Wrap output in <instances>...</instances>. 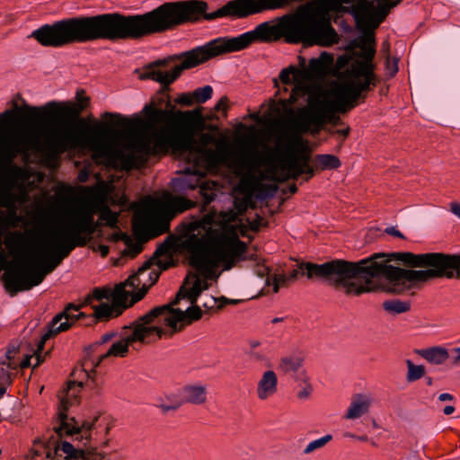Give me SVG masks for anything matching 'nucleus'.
<instances>
[{
  "mask_svg": "<svg viewBox=\"0 0 460 460\" xmlns=\"http://www.w3.org/2000/svg\"><path fill=\"white\" fill-rule=\"evenodd\" d=\"M144 111L147 117L145 127L150 133L125 143L107 134L108 124L90 125L84 119L76 122L82 132L74 130L68 124H53L37 128L27 142L30 147L52 160L67 151L87 148L96 164L123 171L140 167L149 155L172 151L192 165L187 169L183 187L191 190L199 187L205 205L209 204L216 197L212 187L217 184L204 181L205 171L208 166L217 164L221 158L217 151L208 147L214 141L210 134L201 135V144L195 138L205 125L200 111H176L170 100L165 102V109L146 105Z\"/></svg>",
  "mask_w": 460,
  "mask_h": 460,
  "instance_id": "obj_1",
  "label": "nucleus"
},
{
  "mask_svg": "<svg viewBox=\"0 0 460 460\" xmlns=\"http://www.w3.org/2000/svg\"><path fill=\"white\" fill-rule=\"evenodd\" d=\"M187 245L194 253L193 263L202 275L188 277L180 288L175 300L168 305L154 307L147 314L151 323L157 327V337H172L186 325L202 316L199 296L208 289V279L217 278L216 270L219 265L228 270L243 259L247 250L234 228L212 226V217L205 216L186 226Z\"/></svg>",
  "mask_w": 460,
  "mask_h": 460,
  "instance_id": "obj_2",
  "label": "nucleus"
},
{
  "mask_svg": "<svg viewBox=\"0 0 460 460\" xmlns=\"http://www.w3.org/2000/svg\"><path fill=\"white\" fill-rule=\"evenodd\" d=\"M284 37L287 42L331 46L338 41V34L331 22L316 9L305 5L293 14L285 15L278 22H263L253 31L237 37H220L203 46L157 60L145 67L143 79H152L163 85L173 83L185 69L230 52L242 50L256 40L273 41Z\"/></svg>",
  "mask_w": 460,
  "mask_h": 460,
  "instance_id": "obj_3",
  "label": "nucleus"
},
{
  "mask_svg": "<svg viewBox=\"0 0 460 460\" xmlns=\"http://www.w3.org/2000/svg\"><path fill=\"white\" fill-rule=\"evenodd\" d=\"M380 276L388 280L386 291L396 294L431 279H460V253H375L358 262L332 260L323 263V280L349 296L373 291L371 279Z\"/></svg>",
  "mask_w": 460,
  "mask_h": 460,
  "instance_id": "obj_4",
  "label": "nucleus"
},
{
  "mask_svg": "<svg viewBox=\"0 0 460 460\" xmlns=\"http://www.w3.org/2000/svg\"><path fill=\"white\" fill-rule=\"evenodd\" d=\"M85 190L94 192L92 201L73 208L65 223L44 238L33 256L18 257L10 265L4 274L7 288L14 292L30 290L40 285L75 248L87 245L100 227L94 220L96 213L103 225L117 226L119 214L108 205L105 184Z\"/></svg>",
  "mask_w": 460,
  "mask_h": 460,
  "instance_id": "obj_5",
  "label": "nucleus"
},
{
  "mask_svg": "<svg viewBox=\"0 0 460 460\" xmlns=\"http://www.w3.org/2000/svg\"><path fill=\"white\" fill-rule=\"evenodd\" d=\"M70 387L59 400L58 418L49 436L34 441V460H111L109 455L97 450L100 417L79 423L66 414L72 405Z\"/></svg>",
  "mask_w": 460,
  "mask_h": 460,
  "instance_id": "obj_6",
  "label": "nucleus"
},
{
  "mask_svg": "<svg viewBox=\"0 0 460 460\" xmlns=\"http://www.w3.org/2000/svg\"><path fill=\"white\" fill-rule=\"evenodd\" d=\"M362 93L351 84L341 81L334 91L333 100L321 99L311 94L307 98L308 106L299 110L296 128L302 133L317 134L326 123L341 124L338 113H346L353 109L358 100L364 98Z\"/></svg>",
  "mask_w": 460,
  "mask_h": 460,
  "instance_id": "obj_7",
  "label": "nucleus"
},
{
  "mask_svg": "<svg viewBox=\"0 0 460 460\" xmlns=\"http://www.w3.org/2000/svg\"><path fill=\"white\" fill-rule=\"evenodd\" d=\"M156 339H158L157 327L151 323L147 313L138 317L129 325L124 326L119 332V339L113 342L106 352L101 354L96 362L84 361L81 367L75 368L72 375L77 380L68 383L66 389L59 394V400H61V397L66 396L68 389L72 387L71 393L75 394V396H71L69 402L73 405L77 401L78 394L84 385L83 380L92 378V373L93 372L92 367H96L111 357L124 358L128 351V347H134L137 343H151Z\"/></svg>",
  "mask_w": 460,
  "mask_h": 460,
  "instance_id": "obj_8",
  "label": "nucleus"
},
{
  "mask_svg": "<svg viewBox=\"0 0 460 460\" xmlns=\"http://www.w3.org/2000/svg\"><path fill=\"white\" fill-rule=\"evenodd\" d=\"M78 104L70 102H49L43 107H32L24 105L19 108L15 105V110H6L0 113V132H4L9 128L15 119V115H20L27 121H40L45 119H58L60 118H77L84 107L87 105L89 99L82 96L77 93Z\"/></svg>",
  "mask_w": 460,
  "mask_h": 460,
  "instance_id": "obj_9",
  "label": "nucleus"
},
{
  "mask_svg": "<svg viewBox=\"0 0 460 460\" xmlns=\"http://www.w3.org/2000/svg\"><path fill=\"white\" fill-rule=\"evenodd\" d=\"M150 265L151 262L146 261L137 273L129 276L125 282L117 285L112 291V305L102 304L96 307V316L100 319L117 317L127 308L129 296L132 297L131 304L142 299L146 293V288L143 284L141 277H145L146 274L148 277L151 276L152 272H148Z\"/></svg>",
  "mask_w": 460,
  "mask_h": 460,
  "instance_id": "obj_10",
  "label": "nucleus"
},
{
  "mask_svg": "<svg viewBox=\"0 0 460 460\" xmlns=\"http://www.w3.org/2000/svg\"><path fill=\"white\" fill-rule=\"evenodd\" d=\"M285 151L279 164L284 173L280 176H275L274 179L276 181L296 180L304 173L308 174V177L305 178L307 181L314 175V168L309 164L310 154L308 145L301 136L294 135L288 137L285 145Z\"/></svg>",
  "mask_w": 460,
  "mask_h": 460,
  "instance_id": "obj_11",
  "label": "nucleus"
},
{
  "mask_svg": "<svg viewBox=\"0 0 460 460\" xmlns=\"http://www.w3.org/2000/svg\"><path fill=\"white\" fill-rule=\"evenodd\" d=\"M376 50L368 44L363 47V59L354 62L344 73L342 82L351 84L361 93L367 92L376 85L373 58Z\"/></svg>",
  "mask_w": 460,
  "mask_h": 460,
  "instance_id": "obj_12",
  "label": "nucleus"
},
{
  "mask_svg": "<svg viewBox=\"0 0 460 460\" xmlns=\"http://www.w3.org/2000/svg\"><path fill=\"white\" fill-rule=\"evenodd\" d=\"M279 79L285 85V92H288V86H292L289 97L279 101L283 108L288 109L297 103L300 99L308 98L311 95V86L301 79L299 68L294 66L284 68L279 74Z\"/></svg>",
  "mask_w": 460,
  "mask_h": 460,
  "instance_id": "obj_13",
  "label": "nucleus"
},
{
  "mask_svg": "<svg viewBox=\"0 0 460 460\" xmlns=\"http://www.w3.org/2000/svg\"><path fill=\"white\" fill-rule=\"evenodd\" d=\"M83 305H84L83 304L82 306ZM80 307L81 305L75 306L70 304L62 313L57 314L49 324L47 332L42 335L40 341V347H42L48 340L51 339L55 335L68 330L77 320L84 317V313H80L78 314H75V312H77Z\"/></svg>",
  "mask_w": 460,
  "mask_h": 460,
  "instance_id": "obj_14",
  "label": "nucleus"
},
{
  "mask_svg": "<svg viewBox=\"0 0 460 460\" xmlns=\"http://www.w3.org/2000/svg\"><path fill=\"white\" fill-rule=\"evenodd\" d=\"M300 59V77L303 82L323 77L328 68L333 62V58L331 55L323 52L317 58H312L309 61L308 66H305V59L299 57Z\"/></svg>",
  "mask_w": 460,
  "mask_h": 460,
  "instance_id": "obj_15",
  "label": "nucleus"
},
{
  "mask_svg": "<svg viewBox=\"0 0 460 460\" xmlns=\"http://www.w3.org/2000/svg\"><path fill=\"white\" fill-rule=\"evenodd\" d=\"M26 194H22L21 199H18L9 188H0V206L13 209L10 214L4 220L8 226H15L19 221V217L15 212V203L18 199L25 201ZM7 227L3 228L0 226V250L3 246V234L4 230Z\"/></svg>",
  "mask_w": 460,
  "mask_h": 460,
  "instance_id": "obj_16",
  "label": "nucleus"
},
{
  "mask_svg": "<svg viewBox=\"0 0 460 460\" xmlns=\"http://www.w3.org/2000/svg\"><path fill=\"white\" fill-rule=\"evenodd\" d=\"M278 391V376L272 370L265 371L259 379L256 394L261 401L272 397Z\"/></svg>",
  "mask_w": 460,
  "mask_h": 460,
  "instance_id": "obj_17",
  "label": "nucleus"
},
{
  "mask_svg": "<svg viewBox=\"0 0 460 460\" xmlns=\"http://www.w3.org/2000/svg\"><path fill=\"white\" fill-rule=\"evenodd\" d=\"M372 398L364 394H356L351 397L344 418L347 420H356L367 414L372 404Z\"/></svg>",
  "mask_w": 460,
  "mask_h": 460,
  "instance_id": "obj_18",
  "label": "nucleus"
},
{
  "mask_svg": "<svg viewBox=\"0 0 460 460\" xmlns=\"http://www.w3.org/2000/svg\"><path fill=\"white\" fill-rule=\"evenodd\" d=\"M181 404H203L207 401V387L202 385H188L181 390Z\"/></svg>",
  "mask_w": 460,
  "mask_h": 460,
  "instance_id": "obj_19",
  "label": "nucleus"
},
{
  "mask_svg": "<svg viewBox=\"0 0 460 460\" xmlns=\"http://www.w3.org/2000/svg\"><path fill=\"white\" fill-rule=\"evenodd\" d=\"M102 304L112 305V292L111 290L105 288H95L92 294L88 295L84 298V305H92L94 310ZM93 315L97 320H101L96 316L95 312L93 313ZM111 317L103 318L102 320H108Z\"/></svg>",
  "mask_w": 460,
  "mask_h": 460,
  "instance_id": "obj_20",
  "label": "nucleus"
},
{
  "mask_svg": "<svg viewBox=\"0 0 460 460\" xmlns=\"http://www.w3.org/2000/svg\"><path fill=\"white\" fill-rule=\"evenodd\" d=\"M416 353L430 364L442 365L449 358L448 350L441 346L417 349Z\"/></svg>",
  "mask_w": 460,
  "mask_h": 460,
  "instance_id": "obj_21",
  "label": "nucleus"
},
{
  "mask_svg": "<svg viewBox=\"0 0 460 460\" xmlns=\"http://www.w3.org/2000/svg\"><path fill=\"white\" fill-rule=\"evenodd\" d=\"M21 151V143L17 139H4L0 145V160L9 164Z\"/></svg>",
  "mask_w": 460,
  "mask_h": 460,
  "instance_id": "obj_22",
  "label": "nucleus"
},
{
  "mask_svg": "<svg viewBox=\"0 0 460 460\" xmlns=\"http://www.w3.org/2000/svg\"><path fill=\"white\" fill-rule=\"evenodd\" d=\"M303 363L304 358L300 355L287 356L280 359L279 368L286 374H296V378L297 379V376L303 371L300 370Z\"/></svg>",
  "mask_w": 460,
  "mask_h": 460,
  "instance_id": "obj_23",
  "label": "nucleus"
},
{
  "mask_svg": "<svg viewBox=\"0 0 460 460\" xmlns=\"http://www.w3.org/2000/svg\"><path fill=\"white\" fill-rule=\"evenodd\" d=\"M375 3H376V6H375L374 11H372L369 14H360L361 16L365 18H376L377 23L376 25L381 22L385 17L388 14L391 8L395 6L400 0L394 2L392 0H372Z\"/></svg>",
  "mask_w": 460,
  "mask_h": 460,
  "instance_id": "obj_24",
  "label": "nucleus"
},
{
  "mask_svg": "<svg viewBox=\"0 0 460 460\" xmlns=\"http://www.w3.org/2000/svg\"><path fill=\"white\" fill-rule=\"evenodd\" d=\"M313 164L315 169L331 170L339 168L341 162L333 155H316L313 160Z\"/></svg>",
  "mask_w": 460,
  "mask_h": 460,
  "instance_id": "obj_25",
  "label": "nucleus"
},
{
  "mask_svg": "<svg viewBox=\"0 0 460 460\" xmlns=\"http://www.w3.org/2000/svg\"><path fill=\"white\" fill-rule=\"evenodd\" d=\"M261 342L259 341H250L248 348L245 349V355L248 359L254 363H267L268 358L266 354L259 349Z\"/></svg>",
  "mask_w": 460,
  "mask_h": 460,
  "instance_id": "obj_26",
  "label": "nucleus"
},
{
  "mask_svg": "<svg viewBox=\"0 0 460 460\" xmlns=\"http://www.w3.org/2000/svg\"><path fill=\"white\" fill-rule=\"evenodd\" d=\"M16 369V365L9 362L5 367L0 368V398L5 394L6 386L13 381V370Z\"/></svg>",
  "mask_w": 460,
  "mask_h": 460,
  "instance_id": "obj_27",
  "label": "nucleus"
},
{
  "mask_svg": "<svg viewBox=\"0 0 460 460\" xmlns=\"http://www.w3.org/2000/svg\"><path fill=\"white\" fill-rule=\"evenodd\" d=\"M383 308L388 313L398 314L408 312L411 308V304L408 301L391 299L383 303Z\"/></svg>",
  "mask_w": 460,
  "mask_h": 460,
  "instance_id": "obj_28",
  "label": "nucleus"
},
{
  "mask_svg": "<svg viewBox=\"0 0 460 460\" xmlns=\"http://www.w3.org/2000/svg\"><path fill=\"white\" fill-rule=\"evenodd\" d=\"M24 242V236L18 231L10 232L5 239L6 247L15 255H19L22 245Z\"/></svg>",
  "mask_w": 460,
  "mask_h": 460,
  "instance_id": "obj_29",
  "label": "nucleus"
},
{
  "mask_svg": "<svg viewBox=\"0 0 460 460\" xmlns=\"http://www.w3.org/2000/svg\"><path fill=\"white\" fill-rule=\"evenodd\" d=\"M43 349L44 345L42 347H40V343L38 344L37 350L34 352L33 355L27 358L21 363V367L22 368L32 367L33 368L40 366L41 362L44 361L45 356L47 353L43 355Z\"/></svg>",
  "mask_w": 460,
  "mask_h": 460,
  "instance_id": "obj_30",
  "label": "nucleus"
},
{
  "mask_svg": "<svg viewBox=\"0 0 460 460\" xmlns=\"http://www.w3.org/2000/svg\"><path fill=\"white\" fill-rule=\"evenodd\" d=\"M103 119H111L112 122L115 123V125L119 127H126V128H133L136 127L137 124L141 123L139 119H137L136 121L132 122L128 119L123 117L122 115L119 113H111V112H105L102 115Z\"/></svg>",
  "mask_w": 460,
  "mask_h": 460,
  "instance_id": "obj_31",
  "label": "nucleus"
},
{
  "mask_svg": "<svg viewBox=\"0 0 460 460\" xmlns=\"http://www.w3.org/2000/svg\"><path fill=\"white\" fill-rule=\"evenodd\" d=\"M168 206L176 214L191 208L192 202L182 197H175L169 200Z\"/></svg>",
  "mask_w": 460,
  "mask_h": 460,
  "instance_id": "obj_32",
  "label": "nucleus"
},
{
  "mask_svg": "<svg viewBox=\"0 0 460 460\" xmlns=\"http://www.w3.org/2000/svg\"><path fill=\"white\" fill-rule=\"evenodd\" d=\"M332 439V436L327 434L318 439L311 441L304 449L303 453L305 455L312 454L313 452L324 447Z\"/></svg>",
  "mask_w": 460,
  "mask_h": 460,
  "instance_id": "obj_33",
  "label": "nucleus"
},
{
  "mask_svg": "<svg viewBox=\"0 0 460 460\" xmlns=\"http://www.w3.org/2000/svg\"><path fill=\"white\" fill-rule=\"evenodd\" d=\"M408 367L407 380L413 382L425 375V367L421 365H414L411 360L406 361Z\"/></svg>",
  "mask_w": 460,
  "mask_h": 460,
  "instance_id": "obj_34",
  "label": "nucleus"
},
{
  "mask_svg": "<svg viewBox=\"0 0 460 460\" xmlns=\"http://www.w3.org/2000/svg\"><path fill=\"white\" fill-rule=\"evenodd\" d=\"M213 88L210 85H205L196 89L193 94L194 102L198 103H204L212 97Z\"/></svg>",
  "mask_w": 460,
  "mask_h": 460,
  "instance_id": "obj_35",
  "label": "nucleus"
},
{
  "mask_svg": "<svg viewBox=\"0 0 460 460\" xmlns=\"http://www.w3.org/2000/svg\"><path fill=\"white\" fill-rule=\"evenodd\" d=\"M307 376H306V374H305V371L303 370L299 376H297V380H300V381H303L305 383V386H303L298 392H297V398L299 400H302V401H305V400H307L312 392H313V387L312 385L307 382Z\"/></svg>",
  "mask_w": 460,
  "mask_h": 460,
  "instance_id": "obj_36",
  "label": "nucleus"
},
{
  "mask_svg": "<svg viewBox=\"0 0 460 460\" xmlns=\"http://www.w3.org/2000/svg\"><path fill=\"white\" fill-rule=\"evenodd\" d=\"M126 244L127 248L124 251V255L126 256L133 258L142 251V244L138 242H134L129 238H127Z\"/></svg>",
  "mask_w": 460,
  "mask_h": 460,
  "instance_id": "obj_37",
  "label": "nucleus"
},
{
  "mask_svg": "<svg viewBox=\"0 0 460 460\" xmlns=\"http://www.w3.org/2000/svg\"><path fill=\"white\" fill-rule=\"evenodd\" d=\"M288 279L289 278L284 274H275L271 278H267V283L270 285V281L272 280L273 291L277 293L279 289V287L287 285Z\"/></svg>",
  "mask_w": 460,
  "mask_h": 460,
  "instance_id": "obj_38",
  "label": "nucleus"
},
{
  "mask_svg": "<svg viewBox=\"0 0 460 460\" xmlns=\"http://www.w3.org/2000/svg\"><path fill=\"white\" fill-rule=\"evenodd\" d=\"M200 307H204L206 310H213L215 308L220 309L221 305H217V300L212 296H205L200 301Z\"/></svg>",
  "mask_w": 460,
  "mask_h": 460,
  "instance_id": "obj_39",
  "label": "nucleus"
},
{
  "mask_svg": "<svg viewBox=\"0 0 460 460\" xmlns=\"http://www.w3.org/2000/svg\"><path fill=\"white\" fill-rule=\"evenodd\" d=\"M374 9V2L370 0H359L357 6V12L359 14H369Z\"/></svg>",
  "mask_w": 460,
  "mask_h": 460,
  "instance_id": "obj_40",
  "label": "nucleus"
},
{
  "mask_svg": "<svg viewBox=\"0 0 460 460\" xmlns=\"http://www.w3.org/2000/svg\"><path fill=\"white\" fill-rule=\"evenodd\" d=\"M260 155L257 152L253 151L247 155L242 161L243 167H252L260 164Z\"/></svg>",
  "mask_w": 460,
  "mask_h": 460,
  "instance_id": "obj_41",
  "label": "nucleus"
},
{
  "mask_svg": "<svg viewBox=\"0 0 460 460\" xmlns=\"http://www.w3.org/2000/svg\"><path fill=\"white\" fill-rule=\"evenodd\" d=\"M175 102L181 105L190 106L193 104V94L192 93H183L178 96Z\"/></svg>",
  "mask_w": 460,
  "mask_h": 460,
  "instance_id": "obj_42",
  "label": "nucleus"
},
{
  "mask_svg": "<svg viewBox=\"0 0 460 460\" xmlns=\"http://www.w3.org/2000/svg\"><path fill=\"white\" fill-rule=\"evenodd\" d=\"M155 227L157 228L156 234L166 233L167 231H169L170 227L169 221L166 219H163L155 224Z\"/></svg>",
  "mask_w": 460,
  "mask_h": 460,
  "instance_id": "obj_43",
  "label": "nucleus"
},
{
  "mask_svg": "<svg viewBox=\"0 0 460 460\" xmlns=\"http://www.w3.org/2000/svg\"><path fill=\"white\" fill-rule=\"evenodd\" d=\"M386 69L390 76H394L398 71L396 62L391 64L389 57H386Z\"/></svg>",
  "mask_w": 460,
  "mask_h": 460,
  "instance_id": "obj_44",
  "label": "nucleus"
},
{
  "mask_svg": "<svg viewBox=\"0 0 460 460\" xmlns=\"http://www.w3.org/2000/svg\"><path fill=\"white\" fill-rule=\"evenodd\" d=\"M214 109L216 111H226L227 109V98L226 96L222 97L215 105Z\"/></svg>",
  "mask_w": 460,
  "mask_h": 460,
  "instance_id": "obj_45",
  "label": "nucleus"
},
{
  "mask_svg": "<svg viewBox=\"0 0 460 460\" xmlns=\"http://www.w3.org/2000/svg\"><path fill=\"white\" fill-rule=\"evenodd\" d=\"M181 405V402H177L173 404H161L159 405V408L164 411L167 412L169 411H174L177 410Z\"/></svg>",
  "mask_w": 460,
  "mask_h": 460,
  "instance_id": "obj_46",
  "label": "nucleus"
},
{
  "mask_svg": "<svg viewBox=\"0 0 460 460\" xmlns=\"http://www.w3.org/2000/svg\"><path fill=\"white\" fill-rule=\"evenodd\" d=\"M264 225V219L261 218V217H259L257 218L256 220H253L252 223H251V229L252 231H259L260 228Z\"/></svg>",
  "mask_w": 460,
  "mask_h": 460,
  "instance_id": "obj_47",
  "label": "nucleus"
},
{
  "mask_svg": "<svg viewBox=\"0 0 460 460\" xmlns=\"http://www.w3.org/2000/svg\"><path fill=\"white\" fill-rule=\"evenodd\" d=\"M114 336V333H106L102 335L101 340L95 343V346L97 347L99 345L109 342Z\"/></svg>",
  "mask_w": 460,
  "mask_h": 460,
  "instance_id": "obj_48",
  "label": "nucleus"
},
{
  "mask_svg": "<svg viewBox=\"0 0 460 460\" xmlns=\"http://www.w3.org/2000/svg\"><path fill=\"white\" fill-rule=\"evenodd\" d=\"M456 353V356L453 358L452 363L455 366H460V347L454 348L452 350Z\"/></svg>",
  "mask_w": 460,
  "mask_h": 460,
  "instance_id": "obj_49",
  "label": "nucleus"
},
{
  "mask_svg": "<svg viewBox=\"0 0 460 460\" xmlns=\"http://www.w3.org/2000/svg\"><path fill=\"white\" fill-rule=\"evenodd\" d=\"M93 250L99 252L102 257L107 256L109 253V247L104 244H99L96 248H93Z\"/></svg>",
  "mask_w": 460,
  "mask_h": 460,
  "instance_id": "obj_50",
  "label": "nucleus"
},
{
  "mask_svg": "<svg viewBox=\"0 0 460 460\" xmlns=\"http://www.w3.org/2000/svg\"><path fill=\"white\" fill-rule=\"evenodd\" d=\"M385 232L389 234H392V235H394V236H397V237H400V238H403V235L402 234L398 231L397 229H395L394 227H388Z\"/></svg>",
  "mask_w": 460,
  "mask_h": 460,
  "instance_id": "obj_51",
  "label": "nucleus"
},
{
  "mask_svg": "<svg viewBox=\"0 0 460 460\" xmlns=\"http://www.w3.org/2000/svg\"><path fill=\"white\" fill-rule=\"evenodd\" d=\"M451 212L460 218V204L451 203Z\"/></svg>",
  "mask_w": 460,
  "mask_h": 460,
  "instance_id": "obj_52",
  "label": "nucleus"
},
{
  "mask_svg": "<svg viewBox=\"0 0 460 460\" xmlns=\"http://www.w3.org/2000/svg\"><path fill=\"white\" fill-rule=\"evenodd\" d=\"M89 173L87 171L84 170L79 172L78 180L81 182H85L88 180Z\"/></svg>",
  "mask_w": 460,
  "mask_h": 460,
  "instance_id": "obj_53",
  "label": "nucleus"
},
{
  "mask_svg": "<svg viewBox=\"0 0 460 460\" xmlns=\"http://www.w3.org/2000/svg\"><path fill=\"white\" fill-rule=\"evenodd\" d=\"M332 133L339 134L345 138L348 137V135L349 133V128H347L345 129H337V130L332 131Z\"/></svg>",
  "mask_w": 460,
  "mask_h": 460,
  "instance_id": "obj_54",
  "label": "nucleus"
},
{
  "mask_svg": "<svg viewBox=\"0 0 460 460\" xmlns=\"http://www.w3.org/2000/svg\"><path fill=\"white\" fill-rule=\"evenodd\" d=\"M438 400L441 402L451 401V400H453V396L450 394L445 393V394H439Z\"/></svg>",
  "mask_w": 460,
  "mask_h": 460,
  "instance_id": "obj_55",
  "label": "nucleus"
},
{
  "mask_svg": "<svg viewBox=\"0 0 460 460\" xmlns=\"http://www.w3.org/2000/svg\"><path fill=\"white\" fill-rule=\"evenodd\" d=\"M257 273L260 277L262 278L265 275H269V269L265 266H262L257 270Z\"/></svg>",
  "mask_w": 460,
  "mask_h": 460,
  "instance_id": "obj_56",
  "label": "nucleus"
},
{
  "mask_svg": "<svg viewBox=\"0 0 460 460\" xmlns=\"http://www.w3.org/2000/svg\"><path fill=\"white\" fill-rule=\"evenodd\" d=\"M443 411L446 415H450L455 411V407L452 405H447L444 408Z\"/></svg>",
  "mask_w": 460,
  "mask_h": 460,
  "instance_id": "obj_57",
  "label": "nucleus"
},
{
  "mask_svg": "<svg viewBox=\"0 0 460 460\" xmlns=\"http://www.w3.org/2000/svg\"><path fill=\"white\" fill-rule=\"evenodd\" d=\"M389 49H390V44L387 42V41H385L383 44H382V51L387 56H388V53H389Z\"/></svg>",
  "mask_w": 460,
  "mask_h": 460,
  "instance_id": "obj_58",
  "label": "nucleus"
},
{
  "mask_svg": "<svg viewBox=\"0 0 460 460\" xmlns=\"http://www.w3.org/2000/svg\"><path fill=\"white\" fill-rule=\"evenodd\" d=\"M252 180V175L251 173H247L244 175L241 181L242 183L250 182Z\"/></svg>",
  "mask_w": 460,
  "mask_h": 460,
  "instance_id": "obj_59",
  "label": "nucleus"
},
{
  "mask_svg": "<svg viewBox=\"0 0 460 460\" xmlns=\"http://www.w3.org/2000/svg\"><path fill=\"white\" fill-rule=\"evenodd\" d=\"M288 190L291 194H295L296 191H297V187L296 184H291L289 187H288Z\"/></svg>",
  "mask_w": 460,
  "mask_h": 460,
  "instance_id": "obj_60",
  "label": "nucleus"
},
{
  "mask_svg": "<svg viewBox=\"0 0 460 460\" xmlns=\"http://www.w3.org/2000/svg\"><path fill=\"white\" fill-rule=\"evenodd\" d=\"M297 273H298V271H297V270H293V271H292V273H291V275H290V279H293L296 278Z\"/></svg>",
  "mask_w": 460,
  "mask_h": 460,
  "instance_id": "obj_61",
  "label": "nucleus"
},
{
  "mask_svg": "<svg viewBox=\"0 0 460 460\" xmlns=\"http://www.w3.org/2000/svg\"><path fill=\"white\" fill-rule=\"evenodd\" d=\"M282 321H283V318H274V319L272 320V323H280V322H282Z\"/></svg>",
  "mask_w": 460,
  "mask_h": 460,
  "instance_id": "obj_62",
  "label": "nucleus"
},
{
  "mask_svg": "<svg viewBox=\"0 0 460 460\" xmlns=\"http://www.w3.org/2000/svg\"><path fill=\"white\" fill-rule=\"evenodd\" d=\"M271 169H272V172H274V174L277 172V170H278V166L276 164L272 165L271 166Z\"/></svg>",
  "mask_w": 460,
  "mask_h": 460,
  "instance_id": "obj_63",
  "label": "nucleus"
},
{
  "mask_svg": "<svg viewBox=\"0 0 460 460\" xmlns=\"http://www.w3.org/2000/svg\"><path fill=\"white\" fill-rule=\"evenodd\" d=\"M358 438L359 440H361V441H366L367 439V436H361V437H358Z\"/></svg>",
  "mask_w": 460,
  "mask_h": 460,
  "instance_id": "obj_64",
  "label": "nucleus"
}]
</instances>
